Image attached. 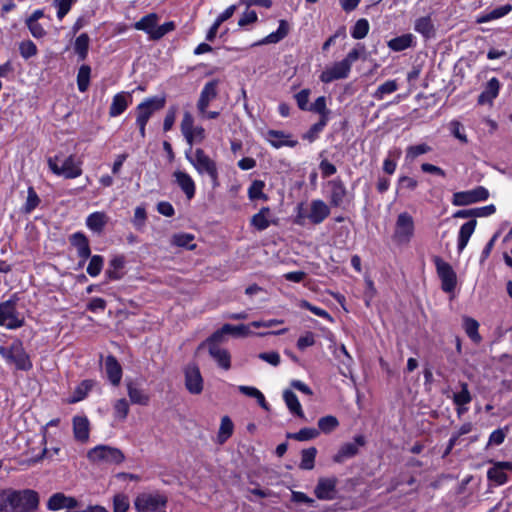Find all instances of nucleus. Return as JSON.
Here are the masks:
<instances>
[{"label": "nucleus", "instance_id": "nucleus-1", "mask_svg": "<svg viewBox=\"0 0 512 512\" xmlns=\"http://www.w3.org/2000/svg\"><path fill=\"white\" fill-rule=\"evenodd\" d=\"M47 162L50 170L57 176L74 179L82 174V163L75 155L64 157L58 154L54 157H49Z\"/></svg>", "mask_w": 512, "mask_h": 512}, {"label": "nucleus", "instance_id": "nucleus-2", "mask_svg": "<svg viewBox=\"0 0 512 512\" xmlns=\"http://www.w3.org/2000/svg\"><path fill=\"white\" fill-rule=\"evenodd\" d=\"M218 80H211L203 86L196 103L198 116L201 120H212L220 116L219 111L208 110L212 101L218 96Z\"/></svg>", "mask_w": 512, "mask_h": 512}, {"label": "nucleus", "instance_id": "nucleus-3", "mask_svg": "<svg viewBox=\"0 0 512 512\" xmlns=\"http://www.w3.org/2000/svg\"><path fill=\"white\" fill-rule=\"evenodd\" d=\"M187 160L195 168L198 174H207L214 188L219 186L218 169L216 162L211 159L203 149L197 148L193 155L186 154Z\"/></svg>", "mask_w": 512, "mask_h": 512}, {"label": "nucleus", "instance_id": "nucleus-4", "mask_svg": "<svg viewBox=\"0 0 512 512\" xmlns=\"http://www.w3.org/2000/svg\"><path fill=\"white\" fill-rule=\"evenodd\" d=\"M415 236V221L408 212H401L395 221L392 239L397 245H408Z\"/></svg>", "mask_w": 512, "mask_h": 512}, {"label": "nucleus", "instance_id": "nucleus-5", "mask_svg": "<svg viewBox=\"0 0 512 512\" xmlns=\"http://www.w3.org/2000/svg\"><path fill=\"white\" fill-rule=\"evenodd\" d=\"M38 504L39 496L34 490H10L11 512H34L37 509Z\"/></svg>", "mask_w": 512, "mask_h": 512}, {"label": "nucleus", "instance_id": "nucleus-6", "mask_svg": "<svg viewBox=\"0 0 512 512\" xmlns=\"http://www.w3.org/2000/svg\"><path fill=\"white\" fill-rule=\"evenodd\" d=\"M0 355L19 370L27 371L32 368L30 358L19 340L14 341L9 347L0 346Z\"/></svg>", "mask_w": 512, "mask_h": 512}, {"label": "nucleus", "instance_id": "nucleus-7", "mask_svg": "<svg viewBox=\"0 0 512 512\" xmlns=\"http://www.w3.org/2000/svg\"><path fill=\"white\" fill-rule=\"evenodd\" d=\"M87 458L94 464H120L124 461L123 452L109 445H98L87 452Z\"/></svg>", "mask_w": 512, "mask_h": 512}, {"label": "nucleus", "instance_id": "nucleus-8", "mask_svg": "<svg viewBox=\"0 0 512 512\" xmlns=\"http://www.w3.org/2000/svg\"><path fill=\"white\" fill-rule=\"evenodd\" d=\"M24 317L16 309V300L9 299L0 304V326L17 329L23 326Z\"/></svg>", "mask_w": 512, "mask_h": 512}, {"label": "nucleus", "instance_id": "nucleus-9", "mask_svg": "<svg viewBox=\"0 0 512 512\" xmlns=\"http://www.w3.org/2000/svg\"><path fill=\"white\" fill-rule=\"evenodd\" d=\"M167 504V497L158 492H144L139 494L134 506L138 512H157Z\"/></svg>", "mask_w": 512, "mask_h": 512}, {"label": "nucleus", "instance_id": "nucleus-10", "mask_svg": "<svg viewBox=\"0 0 512 512\" xmlns=\"http://www.w3.org/2000/svg\"><path fill=\"white\" fill-rule=\"evenodd\" d=\"M433 262L436 267L437 275L441 280L442 290L446 293L453 292L457 285V275L452 266L439 256H434Z\"/></svg>", "mask_w": 512, "mask_h": 512}, {"label": "nucleus", "instance_id": "nucleus-11", "mask_svg": "<svg viewBox=\"0 0 512 512\" xmlns=\"http://www.w3.org/2000/svg\"><path fill=\"white\" fill-rule=\"evenodd\" d=\"M180 129L190 146L194 143H201L206 138L205 129L200 125H194V117L188 111L183 114Z\"/></svg>", "mask_w": 512, "mask_h": 512}, {"label": "nucleus", "instance_id": "nucleus-12", "mask_svg": "<svg viewBox=\"0 0 512 512\" xmlns=\"http://www.w3.org/2000/svg\"><path fill=\"white\" fill-rule=\"evenodd\" d=\"M330 215L329 206L321 199L312 200L307 214L299 213L296 222L304 224L303 219L307 218L312 224L322 223Z\"/></svg>", "mask_w": 512, "mask_h": 512}, {"label": "nucleus", "instance_id": "nucleus-13", "mask_svg": "<svg viewBox=\"0 0 512 512\" xmlns=\"http://www.w3.org/2000/svg\"><path fill=\"white\" fill-rule=\"evenodd\" d=\"M488 197L489 191L483 186H478L472 190L454 193L452 204L454 206H467L473 203L485 201Z\"/></svg>", "mask_w": 512, "mask_h": 512}, {"label": "nucleus", "instance_id": "nucleus-14", "mask_svg": "<svg viewBox=\"0 0 512 512\" xmlns=\"http://www.w3.org/2000/svg\"><path fill=\"white\" fill-rule=\"evenodd\" d=\"M164 105L165 99L158 97L148 98L141 102L136 108V124H147L152 114L155 111L162 109Z\"/></svg>", "mask_w": 512, "mask_h": 512}, {"label": "nucleus", "instance_id": "nucleus-15", "mask_svg": "<svg viewBox=\"0 0 512 512\" xmlns=\"http://www.w3.org/2000/svg\"><path fill=\"white\" fill-rule=\"evenodd\" d=\"M351 68L343 60L333 63L326 67L320 74V80L323 83H330L335 80L346 79L350 74Z\"/></svg>", "mask_w": 512, "mask_h": 512}, {"label": "nucleus", "instance_id": "nucleus-16", "mask_svg": "<svg viewBox=\"0 0 512 512\" xmlns=\"http://www.w3.org/2000/svg\"><path fill=\"white\" fill-rule=\"evenodd\" d=\"M185 386L191 394H200L203 391V378L196 364H189L184 371Z\"/></svg>", "mask_w": 512, "mask_h": 512}, {"label": "nucleus", "instance_id": "nucleus-17", "mask_svg": "<svg viewBox=\"0 0 512 512\" xmlns=\"http://www.w3.org/2000/svg\"><path fill=\"white\" fill-rule=\"evenodd\" d=\"M79 506V502L71 496L57 492L52 494L47 501V509L49 511H59L62 509H75Z\"/></svg>", "mask_w": 512, "mask_h": 512}, {"label": "nucleus", "instance_id": "nucleus-18", "mask_svg": "<svg viewBox=\"0 0 512 512\" xmlns=\"http://www.w3.org/2000/svg\"><path fill=\"white\" fill-rule=\"evenodd\" d=\"M337 479L335 477L320 478L314 493L320 500H333L336 497Z\"/></svg>", "mask_w": 512, "mask_h": 512}, {"label": "nucleus", "instance_id": "nucleus-19", "mask_svg": "<svg viewBox=\"0 0 512 512\" xmlns=\"http://www.w3.org/2000/svg\"><path fill=\"white\" fill-rule=\"evenodd\" d=\"M507 471H512V462H497L488 469L487 477L496 485H503L508 480Z\"/></svg>", "mask_w": 512, "mask_h": 512}, {"label": "nucleus", "instance_id": "nucleus-20", "mask_svg": "<svg viewBox=\"0 0 512 512\" xmlns=\"http://www.w3.org/2000/svg\"><path fill=\"white\" fill-rule=\"evenodd\" d=\"M365 444V439L362 435L356 436L354 442L345 443L341 446L337 454L334 456V461L337 463L343 462L345 459L351 458L358 453L360 446Z\"/></svg>", "mask_w": 512, "mask_h": 512}, {"label": "nucleus", "instance_id": "nucleus-21", "mask_svg": "<svg viewBox=\"0 0 512 512\" xmlns=\"http://www.w3.org/2000/svg\"><path fill=\"white\" fill-rule=\"evenodd\" d=\"M266 140L274 147L281 148L283 146L295 147L298 141L293 139L291 135L279 130H269L266 133Z\"/></svg>", "mask_w": 512, "mask_h": 512}, {"label": "nucleus", "instance_id": "nucleus-22", "mask_svg": "<svg viewBox=\"0 0 512 512\" xmlns=\"http://www.w3.org/2000/svg\"><path fill=\"white\" fill-rule=\"evenodd\" d=\"M74 438L82 443L89 440L90 422L86 416H74L72 420Z\"/></svg>", "mask_w": 512, "mask_h": 512}, {"label": "nucleus", "instance_id": "nucleus-23", "mask_svg": "<svg viewBox=\"0 0 512 512\" xmlns=\"http://www.w3.org/2000/svg\"><path fill=\"white\" fill-rule=\"evenodd\" d=\"M330 187V204L334 207H340L345 200L347 190L344 183L340 179L329 181Z\"/></svg>", "mask_w": 512, "mask_h": 512}, {"label": "nucleus", "instance_id": "nucleus-24", "mask_svg": "<svg viewBox=\"0 0 512 512\" xmlns=\"http://www.w3.org/2000/svg\"><path fill=\"white\" fill-rule=\"evenodd\" d=\"M104 368L110 383L114 386L119 385L122 378V368L113 355L106 357Z\"/></svg>", "mask_w": 512, "mask_h": 512}, {"label": "nucleus", "instance_id": "nucleus-25", "mask_svg": "<svg viewBox=\"0 0 512 512\" xmlns=\"http://www.w3.org/2000/svg\"><path fill=\"white\" fill-rule=\"evenodd\" d=\"M132 101L130 93L120 92L114 95L110 108L109 115L111 117H117L121 115L129 106Z\"/></svg>", "mask_w": 512, "mask_h": 512}, {"label": "nucleus", "instance_id": "nucleus-26", "mask_svg": "<svg viewBox=\"0 0 512 512\" xmlns=\"http://www.w3.org/2000/svg\"><path fill=\"white\" fill-rule=\"evenodd\" d=\"M175 178V182L177 185L181 188V190L184 192L186 197L190 200L195 196V182L192 179V177L183 171L177 170L173 174Z\"/></svg>", "mask_w": 512, "mask_h": 512}, {"label": "nucleus", "instance_id": "nucleus-27", "mask_svg": "<svg viewBox=\"0 0 512 512\" xmlns=\"http://www.w3.org/2000/svg\"><path fill=\"white\" fill-rule=\"evenodd\" d=\"M210 356L217 362L218 366L224 370L231 367V356L228 350L221 348L217 344L212 343L209 346Z\"/></svg>", "mask_w": 512, "mask_h": 512}, {"label": "nucleus", "instance_id": "nucleus-28", "mask_svg": "<svg viewBox=\"0 0 512 512\" xmlns=\"http://www.w3.org/2000/svg\"><path fill=\"white\" fill-rule=\"evenodd\" d=\"M272 223V212L269 207H262L258 213L252 216L251 225L258 231L267 229Z\"/></svg>", "mask_w": 512, "mask_h": 512}, {"label": "nucleus", "instance_id": "nucleus-29", "mask_svg": "<svg viewBox=\"0 0 512 512\" xmlns=\"http://www.w3.org/2000/svg\"><path fill=\"white\" fill-rule=\"evenodd\" d=\"M500 89V83L497 78L493 77L491 78L485 89L482 91V93L478 97V103L480 105L484 104H491L492 101L498 96Z\"/></svg>", "mask_w": 512, "mask_h": 512}, {"label": "nucleus", "instance_id": "nucleus-30", "mask_svg": "<svg viewBox=\"0 0 512 512\" xmlns=\"http://www.w3.org/2000/svg\"><path fill=\"white\" fill-rule=\"evenodd\" d=\"M158 15L150 13L142 17L139 21L134 24V28L139 31H144L149 35V38L153 40V35L157 29Z\"/></svg>", "mask_w": 512, "mask_h": 512}, {"label": "nucleus", "instance_id": "nucleus-31", "mask_svg": "<svg viewBox=\"0 0 512 512\" xmlns=\"http://www.w3.org/2000/svg\"><path fill=\"white\" fill-rule=\"evenodd\" d=\"M71 243L77 249V254L83 261L87 260L91 255L89 241L82 233H75L71 237ZM82 262L81 264H83Z\"/></svg>", "mask_w": 512, "mask_h": 512}, {"label": "nucleus", "instance_id": "nucleus-32", "mask_svg": "<svg viewBox=\"0 0 512 512\" xmlns=\"http://www.w3.org/2000/svg\"><path fill=\"white\" fill-rule=\"evenodd\" d=\"M108 222L105 212H93L86 218V226L95 233H101Z\"/></svg>", "mask_w": 512, "mask_h": 512}, {"label": "nucleus", "instance_id": "nucleus-33", "mask_svg": "<svg viewBox=\"0 0 512 512\" xmlns=\"http://www.w3.org/2000/svg\"><path fill=\"white\" fill-rule=\"evenodd\" d=\"M476 224V220H470L460 227L457 241L458 252H462L467 246L470 237L474 233Z\"/></svg>", "mask_w": 512, "mask_h": 512}, {"label": "nucleus", "instance_id": "nucleus-34", "mask_svg": "<svg viewBox=\"0 0 512 512\" xmlns=\"http://www.w3.org/2000/svg\"><path fill=\"white\" fill-rule=\"evenodd\" d=\"M127 393L132 404L146 406L149 404L150 397L142 389L135 386L131 381L127 382Z\"/></svg>", "mask_w": 512, "mask_h": 512}, {"label": "nucleus", "instance_id": "nucleus-35", "mask_svg": "<svg viewBox=\"0 0 512 512\" xmlns=\"http://www.w3.org/2000/svg\"><path fill=\"white\" fill-rule=\"evenodd\" d=\"M289 32V24L286 20L279 21V27L275 32L268 34L265 38L257 43V45L275 44L284 39Z\"/></svg>", "mask_w": 512, "mask_h": 512}, {"label": "nucleus", "instance_id": "nucleus-36", "mask_svg": "<svg viewBox=\"0 0 512 512\" xmlns=\"http://www.w3.org/2000/svg\"><path fill=\"white\" fill-rule=\"evenodd\" d=\"M94 385L95 381L93 380H83L75 387L71 397L68 399V403H77L85 399L88 393L94 387Z\"/></svg>", "mask_w": 512, "mask_h": 512}, {"label": "nucleus", "instance_id": "nucleus-37", "mask_svg": "<svg viewBox=\"0 0 512 512\" xmlns=\"http://www.w3.org/2000/svg\"><path fill=\"white\" fill-rule=\"evenodd\" d=\"M414 30L425 38H430L434 35L435 29L430 16L420 17L415 21Z\"/></svg>", "mask_w": 512, "mask_h": 512}, {"label": "nucleus", "instance_id": "nucleus-38", "mask_svg": "<svg viewBox=\"0 0 512 512\" xmlns=\"http://www.w3.org/2000/svg\"><path fill=\"white\" fill-rule=\"evenodd\" d=\"M512 10V5L506 4L501 7L495 8L494 10L484 13L477 18V23H487L492 20L504 17Z\"/></svg>", "mask_w": 512, "mask_h": 512}, {"label": "nucleus", "instance_id": "nucleus-39", "mask_svg": "<svg viewBox=\"0 0 512 512\" xmlns=\"http://www.w3.org/2000/svg\"><path fill=\"white\" fill-rule=\"evenodd\" d=\"M414 36L412 34H404L388 41V47L393 51H403L413 45Z\"/></svg>", "mask_w": 512, "mask_h": 512}, {"label": "nucleus", "instance_id": "nucleus-40", "mask_svg": "<svg viewBox=\"0 0 512 512\" xmlns=\"http://www.w3.org/2000/svg\"><path fill=\"white\" fill-rule=\"evenodd\" d=\"M283 398L291 413L299 417H304L302 406L294 392L291 390H285L283 393Z\"/></svg>", "mask_w": 512, "mask_h": 512}, {"label": "nucleus", "instance_id": "nucleus-41", "mask_svg": "<svg viewBox=\"0 0 512 512\" xmlns=\"http://www.w3.org/2000/svg\"><path fill=\"white\" fill-rule=\"evenodd\" d=\"M238 390L245 396L255 398L258 404L265 410H269V405L266 402L264 394L257 388L252 386L240 385Z\"/></svg>", "mask_w": 512, "mask_h": 512}, {"label": "nucleus", "instance_id": "nucleus-42", "mask_svg": "<svg viewBox=\"0 0 512 512\" xmlns=\"http://www.w3.org/2000/svg\"><path fill=\"white\" fill-rule=\"evenodd\" d=\"M233 430L234 424L232 420L228 416H223L221 418V423L217 435L218 442L220 444L225 443L228 440V438H230L231 435L233 434Z\"/></svg>", "mask_w": 512, "mask_h": 512}, {"label": "nucleus", "instance_id": "nucleus-43", "mask_svg": "<svg viewBox=\"0 0 512 512\" xmlns=\"http://www.w3.org/2000/svg\"><path fill=\"white\" fill-rule=\"evenodd\" d=\"M194 239L195 237L191 233H176L171 238V244L193 250L196 247V244L193 243Z\"/></svg>", "mask_w": 512, "mask_h": 512}, {"label": "nucleus", "instance_id": "nucleus-44", "mask_svg": "<svg viewBox=\"0 0 512 512\" xmlns=\"http://www.w3.org/2000/svg\"><path fill=\"white\" fill-rule=\"evenodd\" d=\"M124 267V258L116 256L109 262V268L106 270V277L109 280H118L121 278L120 270Z\"/></svg>", "mask_w": 512, "mask_h": 512}, {"label": "nucleus", "instance_id": "nucleus-45", "mask_svg": "<svg viewBox=\"0 0 512 512\" xmlns=\"http://www.w3.org/2000/svg\"><path fill=\"white\" fill-rule=\"evenodd\" d=\"M463 327H464V330H465L466 334L468 335V337L474 343H479L481 341V336L478 333L479 323L475 319L470 318V317H465L463 319Z\"/></svg>", "mask_w": 512, "mask_h": 512}, {"label": "nucleus", "instance_id": "nucleus-46", "mask_svg": "<svg viewBox=\"0 0 512 512\" xmlns=\"http://www.w3.org/2000/svg\"><path fill=\"white\" fill-rule=\"evenodd\" d=\"M265 188V182L262 180H254L248 188V198L251 201L254 200H268V196L263 192Z\"/></svg>", "mask_w": 512, "mask_h": 512}, {"label": "nucleus", "instance_id": "nucleus-47", "mask_svg": "<svg viewBox=\"0 0 512 512\" xmlns=\"http://www.w3.org/2000/svg\"><path fill=\"white\" fill-rule=\"evenodd\" d=\"M89 42L90 39L86 33H82L76 38L74 43V50L80 58V60L86 59L88 54Z\"/></svg>", "mask_w": 512, "mask_h": 512}, {"label": "nucleus", "instance_id": "nucleus-48", "mask_svg": "<svg viewBox=\"0 0 512 512\" xmlns=\"http://www.w3.org/2000/svg\"><path fill=\"white\" fill-rule=\"evenodd\" d=\"M398 89V84L396 80H388L385 83L381 84L372 94L373 98L377 100H382L385 95L392 94Z\"/></svg>", "mask_w": 512, "mask_h": 512}, {"label": "nucleus", "instance_id": "nucleus-49", "mask_svg": "<svg viewBox=\"0 0 512 512\" xmlns=\"http://www.w3.org/2000/svg\"><path fill=\"white\" fill-rule=\"evenodd\" d=\"M339 426V421L335 416L327 415L321 417L318 420V430L319 433L323 432L325 434L331 433Z\"/></svg>", "mask_w": 512, "mask_h": 512}, {"label": "nucleus", "instance_id": "nucleus-50", "mask_svg": "<svg viewBox=\"0 0 512 512\" xmlns=\"http://www.w3.org/2000/svg\"><path fill=\"white\" fill-rule=\"evenodd\" d=\"M316 454L317 450L315 447L302 450L300 468L304 470L313 469Z\"/></svg>", "mask_w": 512, "mask_h": 512}, {"label": "nucleus", "instance_id": "nucleus-51", "mask_svg": "<svg viewBox=\"0 0 512 512\" xmlns=\"http://www.w3.org/2000/svg\"><path fill=\"white\" fill-rule=\"evenodd\" d=\"M91 69L88 65H82L77 74V86L80 92H85L88 89L90 82Z\"/></svg>", "mask_w": 512, "mask_h": 512}, {"label": "nucleus", "instance_id": "nucleus-52", "mask_svg": "<svg viewBox=\"0 0 512 512\" xmlns=\"http://www.w3.org/2000/svg\"><path fill=\"white\" fill-rule=\"evenodd\" d=\"M318 436H319V430L316 428H310V427H305V428L300 429L296 433L288 434L289 438L295 439L297 441H308V440L315 439Z\"/></svg>", "mask_w": 512, "mask_h": 512}, {"label": "nucleus", "instance_id": "nucleus-53", "mask_svg": "<svg viewBox=\"0 0 512 512\" xmlns=\"http://www.w3.org/2000/svg\"><path fill=\"white\" fill-rule=\"evenodd\" d=\"M250 327L251 326L244 325V324H240V325H236V326L231 325V324H224L223 332H226V334H231L236 337H245V336L252 334V332L250 331Z\"/></svg>", "mask_w": 512, "mask_h": 512}, {"label": "nucleus", "instance_id": "nucleus-54", "mask_svg": "<svg viewBox=\"0 0 512 512\" xmlns=\"http://www.w3.org/2000/svg\"><path fill=\"white\" fill-rule=\"evenodd\" d=\"M103 265L104 258L100 255H93L91 256L90 262L87 266V273L91 277H97L101 273Z\"/></svg>", "mask_w": 512, "mask_h": 512}, {"label": "nucleus", "instance_id": "nucleus-55", "mask_svg": "<svg viewBox=\"0 0 512 512\" xmlns=\"http://www.w3.org/2000/svg\"><path fill=\"white\" fill-rule=\"evenodd\" d=\"M114 416L118 420H125L129 413V403L125 398H121L115 401L113 405Z\"/></svg>", "mask_w": 512, "mask_h": 512}, {"label": "nucleus", "instance_id": "nucleus-56", "mask_svg": "<svg viewBox=\"0 0 512 512\" xmlns=\"http://www.w3.org/2000/svg\"><path fill=\"white\" fill-rule=\"evenodd\" d=\"M369 32V22L362 18L359 19L352 28L351 36L354 39H363Z\"/></svg>", "mask_w": 512, "mask_h": 512}, {"label": "nucleus", "instance_id": "nucleus-57", "mask_svg": "<svg viewBox=\"0 0 512 512\" xmlns=\"http://www.w3.org/2000/svg\"><path fill=\"white\" fill-rule=\"evenodd\" d=\"M431 151V147L425 143L412 145L406 149V159L413 161L420 155L426 154Z\"/></svg>", "mask_w": 512, "mask_h": 512}, {"label": "nucleus", "instance_id": "nucleus-58", "mask_svg": "<svg viewBox=\"0 0 512 512\" xmlns=\"http://www.w3.org/2000/svg\"><path fill=\"white\" fill-rule=\"evenodd\" d=\"M472 400L470 392L468 390L467 383H461V391L457 392L453 396V401L457 406H463L470 403Z\"/></svg>", "mask_w": 512, "mask_h": 512}, {"label": "nucleus", "instance_id": "nucleus-59", "mask_svg": "<svg viewBox=\"0 0 512 512\" xmlns=\"http://www.w3.org/2000/svg\"><path fill=\"white\" fill-rule=\"evenodd\" d=\"M508 431H509L508 426L494 430L489 436L487 445L488 446H498V445L502 444L507 436Z\"/></svg>", "mask_w": 512, "mask_h": 512}, {"label": "nucleus", "instance_id": "nucleus-60", "mask_svg": "<svg viewBox=\"0 0 512 512\" xmlns=\"http://www.w3.org/2000/svg\"><path fill=\"white\" fill-rule=\"evenodd\" d=\"M19 52L24 59H29L37 54L38 49L34 42L31 40H26L20 43Z\"/></svg>", "mask_w": 512, "mask_h": 512}, {"label": "nucleus", "instance_id": "nucleus-61", "mask_svg": "<svg viewBox=\"0 0 512 512\" xmlns=\"http://www.w3.org/2000/svg\"><path fill=\"white\" fill-rule=\"evenodd\" d=\"M76 1L77 0H54V5L57 8V18L62 20Z\"/></svg>", "mask_w": 512, "mask_h": 512}, {"label": "nucleus", "instance_id": "nucleus-62", "mask_svg": "<svg viewBox=\"0 0 512 512\" xmlns=\"http://www.w3.org/2000/svg\"><path fill=\"white\" fill-rule=\"evenodd\" d=\"M449 129H450L451 134L455 138H457L459 141H461L462 143H467L468 142L467 136H466V134L464 132V127H463V125L459 121L452 120L449 123Z\"/></svg>", "mask_w": 512, "mask_h": 512}, {"label": "nucleus", "instance_id": "nucleus-63", "mask_svg": "<svg viewBox=\"0 0 512 512\" xmlns=\"http://www.w3.org/2000/svg\"><path fill=\"white\" fill-rule=\"evenodd\" d=\"M129 499L125 494H117L113 498V512H127Z\"/></svg>", "mask_w": 512, "mask_h": 512}, {"label": "nucleus", "instance_id": "nucleus-64", "mask_svg": "<svg viewBox=\"0 0 512 512\" xmlns=\"http://www.w3.org/2000/svg\"><path fill=\"white\" fill-rule=\"evenodd\" d=\"M39 202L40 199L35 190L32 187H29L27 191V200L24 205V211L26 213L32 212L38 206Z\"/></svg>", "mask_w": 512, "mask_h": 512}]
</instances>
